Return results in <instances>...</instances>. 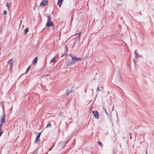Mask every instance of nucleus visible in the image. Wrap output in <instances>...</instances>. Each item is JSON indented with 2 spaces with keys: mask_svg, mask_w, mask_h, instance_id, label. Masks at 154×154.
<instances>
[{
  "mask_svg": "<svg viewBox=\"0 0 154 154\" xmlns=\"http://www.w3.org/2000/svg\"><path fill=\"white\" fill-rule=\"evenodd\" d=\"M75 63V61L70 62L67 60L66 62L65 67L66 68L70 67L72 65L74 64Z\"/></svg>",
  "mask_w": 154,
  "mask_h": 154,
  "instance_id": "obj_1",
  "label": "nucleus"
},
{
  "mask_svg": "<svg viewBox=\"0 0 154 154\" xmlns=\"http://www.w3.org/2000/svg\"><path fill=\"white\" fill-rule=\"evenodd\" d=\"M69 56H70L72 58V60L75 61H80L81 60V57L77 58L73 54H70Z\"/></svg>",
  "mask_w": 154,
  "mask_h": 154,
  "instance_id": "obj_2",
  "label": "nucleus"
},
{
  "mask_svg": "<svg viewBox=\"0 0 154 154\" xmlns=\"http://www.w3.org/2000/svg\"><path fill=\"white\" fill-rule=\"evenodd\" d=\"M92 113L94 116L96 118L98 119L99 118V115L98 112L97 111H93Z\"/></svg>",
  "mask_w": 154,
  "mask_h": 154,
  "instance_id": "obj_3",
  "label": "nucleus"
},
{
  "mask_svg": "<svg viewBox=\"0 0 154 154\" xmlns=\"http://www.w3.org/2000/svg\"><path fill=\"white\" fill-rule=\"evenodd\" d=\"M54 26V25L53 21L47 22L46 25V27H47V28L49 27H53Z\"/></svg>",
  "mask_w": 154,
  "mask_h": 154,
  "instance_id": "obj_4",
  "label": "nucleus"
},
{
  "mask_svg": "<svg viewBox=\"0 0 154 154\" xmlns=\"http://www.w3.org/2000/svg\"><path fill=\"white\" fill-rule=\"evenodd\" d=\"M41 133V132L39 133L36 137V140L35 141V142L36 143H38L40 142V136Z\"/></svg>",
  "mask_w": 154,
  "mask_h": 154,
  "instance_id": "obj_5",
  "label": "nucleus"
},
{
  "mask_svg": "<svg viewBox=\"0 0 154 154\" xmlns=\"http://www.w3.org/2000/svg\"><path fill=\"white\" fill-rule=\"evenodd\" d=\"M5 113H3V115L0 118V122H2V123H5Z\"/></svg>",
  "mask_w": 154,
  "mask_h": 154,
  "instance_id": "obj_6",
  "label": "nucleus"
},
{
  "mask_svg": "<svg viewBox=\"0 0 154 154\" xmlns=\"http://www.w3.org/2000/svg\"><path fill=\"white\" fill-rule=\"evenodd\" d=\"M48 0H44L40 4V5H45L47 4Z\"/></svg>",
  "mask_w": 154,
  "mask_h": 154,
  "instance_id": "obj_7",
  "label": "nucleus"
},
{
  "mask_svg": "<svg viewBox=\"0 0 154 154\" xmlns=\"http://www.w3.org/2000/svg\"><path fill=\"white\" fill-rule=\"evenodd\" d=\"M63 0H58L57 3V5H59V7H60L61 5H62Z\"/></svg>",
  "mask_w": 154,
  "mask_h": 154,
  "instance_id": "obj_8",
  "label": "nucleus"
},
{
  "mask_svg": "<svg viewBox=\"0 0 154 154\" xmlns=\"http://www.w3.org/2000/svg\"><path fill=\"white\" fill-rule=\"evenodd\" d=\"M65 52L66 53V54H62V53L61 54V56L62 57L64 55H67V53L68 51V48L67 46H66L65 47Z\"/></svg>",
  "mask_w": 154,
  "mask_h": 154,
  "instance_id": "obj_9",
  "label": "nucleus"
},
{
  "mask_svg": "<svg viewBox=\"0 0 154 154\" xmlns=\"http://www.w3.org/2000/svg\"><path fill=\"white\" fill-rule=\"evenodd\" d=\"M37 59H38L37 57H36L34 58L32 61V64H35L36 63L37 61Z\"/></svg>",
  "mask_w": 154,
  "mask_h": 154,
  "instance_id": "obj_10",
  "label": "nucleus"
},
{
  "mask_svg": "<svg viewBox=\"0 0 154 154\" xmlns=\"http://www.w3.org/2000/svg\"><path fill=\"white\" fill-rule=\"evenodd\" d=\"M34 94L35 95V97L33 99H34L35 98V100H36L37 99H38L39 98V95L36 94Z\"/></svg>",
  "mask_w": 154,
  "mask_h": 154,
  "instance_id": "obj_11",
  "label": "nucleus"
},
{
  "mask_svg": "<svg viewBox=\"0 0 154 154\" xmlns=\"http://www.w3.org/2000/svg\"><path fill=\"white\" fill-rule=\"evenodd\" d=\"M48 21L47 22H52L51 21V17L50 15L47 16Z\"/></svg>",
  "mask_w": 154,
  "mask_h": 154,
  "instance_id": "obj_12",
  "label": "nucleus"
},
{
  "mask_svg": "<svg viewBox=\"0 0 154 154\" xmlns=\"http://www.w3.org/2000/svg\"><path fill=\"white\" fill-rule=\"evenodd\" d=\"M72 90H71L70 91L69 90H66L65 93V94L67 95L69 94L72 92Z\"/></svg>",
  "mask_w": 154,
  "mask_h": 154,
  "instance_id": "obj_13",
  "label": "nucleus"
},
{
  "mask_svg": "<svg viewBox=\"0 0 154 154\" xmlns=\"http://www.w3.org/2000/svg\"><path fill=\"white\" fill-rule=\"evenodd\" d=\"M11 4L7 2L6 4V6L8 8V10H9L10 9Z\"/></svg>",
  "mask_w": 154,
  "mask_h": 154,
  "instance_id": "obj_14",
  "label": "nucleus"
},
{
  "mask_svg": "<svg viewBox=\"0 0 154 154\" xmlns=\"http://www.w3.org/2000/svg\"><path fill=\"white\" fill-rule=\"evenodd\" d=\"M29 30V28L28 27H26V28L24 30V34H26L28 32Z\"/></svg>",
  "mask_w": 154,
  "mask_h": 154,
  "instance_id": "obj_15",
  "label": "nucleus"
},
{
  "mask_svg": "<svg viewBox=\"0 0 154 154\" xmlns=\"http://www.w3.org/2000/svg\"><path fill=\"white\" fill-rule=\"evenodd\" d=\"M10 66H9V69L10 70H11L12 69V66H13V63H12V62H10Z\"/></svg>",
  "mask_w": 154,
  "mask_h": 154,
  "instance_id": "obj_16",
  "label": "nucleus"
},
{
  "mask_svg": "<svg viewBox=\"0 0 154 154\" xmlns=\"http://www.w3.org/2000/svg\"><path fill=\"white\" fill-rule=\"evenodd\" d=\"M135 57L136 58L137 57H140V58H142V55L141 54H138L136 56H135Z\"/></svg>",
  "mask_w": 154,
  "mask_h": 154,
  "instance_id": "obj_17",
  "label": "nucleus"
},
{
  "mask_svg": "<svg viewBox=\"0 0 154 154\" xmlns=\"http://www.w3.org/2000/svg\"><path fill=\"white\" fill-rule=\"evenodd\" d=\"M56 61V59H55V57H54L50 61V62L51 63V62H55Z\"/></svg>",
  "mask_w": 154,
  "mask_h": 154,
  "instance_id": "obj_18",
  "label": "nucleus"
},
{
  "mask_svg": "<svg viewBox=\"0 0 154 154\" xmlns=\"http://www.w3.org/2000/svg\"><path fill=\"white\" fill-rule=\"evenodd\" d=\"M51 127V124L50 122H49L48 123V124L46 126V127Z\"/></svg>",
  "mask_w": 154,
  "mask_h": 154,
  "instance_id": "obj_19",
  "label": "nucleus"
},
{
  "mask_svg": "<svg viewBox=\"0 0 154 154\" xmlns=\"http://www.w3.org/2000/svg\"><path fill=\"white\" fill-rule=\"evenodd\" d=\"M97 143L98 144H99L101 147L103 146V144L102 143H101L100 141H97Z\"/></svg>",
  "mask_w": 154,
  "mask_h": 154,
  "instance_id": "obj_20",
  "label": "nucleus"
},
{
  "mask_svg": "<svg viewBox=\"0 0 154 154\" xmlns=\"http://www.w3.org/2000/svg\"><path fill=\"white\" fill-rule=\"evenodd\" d=\"M134 54L135 55V56H136L137 55L138 53H137V50H135L134 52Z\"/></svg>",
  "mask_w": 154,
  "mask_h": 154,
  "instance_id": "obj_21",
  "label": "nucleus"
},
{
  "mask_svg": "<svg viewBox=\"0 0 154 154\" xmlns=\"http://www.w3.org/2000/svg\"><path fill=\"white\" fill-rule=\"evenodd\" d=\"M3 132V130H2V129H0V137L2 135Z\"/></svg>",
  "mask_w": 154,
  "mask_h": 154,
  "instance_id": "obj_22",
  "label": "nucleus"
},
{
  "mask_svg": "<svg viewBox=\"0 0 154 154\" xmlns=\"http://www.w3.org/2000/svg\"><path fill=\"white\" fill-rule=\"evenodd\" d=\"M2 109H3V113H5V107H4V105L3 104H2Z\"/></svg>",
  "mask_w": 154,
  "mask_h": 154,
  "instance_id": "obj_23",
  "label": "nucleus"
},
{
  "mask_svg": "<svg viewBox=\"0 0 154 154\" xmlns=\"http://www.w3.org/2000/svg\"><path fill=\"white\" fill-rule=\"evenodd\" d=\"M30 66L27 69L26 71V73H27L28 72L30 69Z\"/></svg>",
  "mask_w": 154,
  "mask_h": 154,
  "instance_id": "obj_24",
  "label": "nucleus"
},
{
  "mask_svg": "<svg viewBox=\"0 0 154 154\" xmlns=\"http://www.w3.org/2000/svg\"><path fill=\"white\" fill-rule=\"evenodd\" d=\"M0 129H2V125L4 124L5 123H2V122H0Z\"/></svg>",
  "mask_w": 154,
  "mask_h": 154,
  "instance_id": "obj_25",
  "label": "nucleus"
},
{
  "mask_svg": "<svg viewBox=\"0 0 154 154\" xmlns=\"http://www.w3.org/2000/svg\"><path fill=\"white\" fill-rule=\"evenodd\" d=\"M7 12L6 11H3V14L5 15L6 14Z\"/></svg>",
  "mask_w": 154,
  "mask_h": 154,
  "instance_id": "obj_26",
  "label": "nucleus"
},
{
  "mask_svg": "<svg viewBox=\"0 0 154 154\" xmlns=\"http://www.w3.org/2000/svg\"><path fill=\"white\" fill-rule=\"evenodd\" d=\"M33 154H38V151H37L36 150H35V152H34Z\"/></svg>",
  "mask_w": 154,
  "mask_h": 154,
  "instance_id": "obj_27",
  "label": "nucleus"
},
{
  "mask_svg": "<svg viewBox=\"0 0 154 154\" xmlns=\"http://www.w3.org/2000/svg\"><path fill=\"white\" fill-rule=\"evenodd\" d=\"M99 90L100 91L101 89L97 87L96 89L97 92Z\"/></svg>",
  "mask_w": 154,
  "mask_h": 154,
  "instance_id": "obj_28",
  "label": "nucleus"
},
{
  "mask_svg": "<svg viewBox=\"0 0 154 154\" xmlns=\"http://www.w3.org/2000/svg\"><path fill=\"white\" fill-rule=\"evenodd\" d=\"M104 109V111L105 112V113L107 115H108V112H107L106 111V109Z\"/></svg>",
  "mask_w": 154,
  "mask_h": 154,
  "instance_id": "obj_29",
  "label": "nucleus"
},
{
  "mask_svg": "<svg viewBox=\"0 0 154 154\" xmlns=\"http://www.w3.org/2000/svg\"><path fill=\"white\" fill-rule=\"evenodd\" d=\"M81 33L82 32H79V34H78V36H79V37H80V36H81Z\"/></svg>",
  "mask_w": 154,
  "mask_h": 154,
  "instance_id": "obj_30",
  "label": "nucleus"
},
{
  "mask_svg": "<svg viewBox=\"0 0 154 154\" xmlns=\"http://www.w3.org/2000/svg\"><path fill=\"white\" fill-rule=\"evenodd\" d=\"M70 139H69L67 141H66L65 142V145L66 144L69 142V140Z\"/></svg>",
  "mask_w": 154,
  "mask_h": 154,
  "instance_id": "obj_31",
  "label": "nucleus"
},
{
  "mask_svg": "<svg viewBox=\"0 0 154 154\" xmlns=\"http://www.w3.org/2000/svg\"><path fill=\"white\" fill-rule=\"evenodd\" d=\"M12 58H11V59H10L8 61V63H10V62H11V61H12Z\"/></svg>",
  "mask_w": 154,
  "mask_h": 154,
  "instance_id": "obj_32",
  "label": "nucleus"
},
{
  "mask_svg": "<svg viewBox=\"0 0 154 154\" xmlns=\"http://www.w3.org/2000/svg\"><path fill=\"white\" fill-rule=\"evenodd\" d=\"M3 103H4V102H1V104H2H2H3Z\"/></svg>",
  "mask_w": 154,
  "mask_h": 154,
  "instance_id": "obj_33",
  "label": "nucleus"
},
{
  "mask_svg": "<svg viewBox=\"0 0 154 154\" xmlns=\"http://www.w3.org/2000/svg\"><path fill=\"white\" fill-rule=\"evenodd\" d=\"M52 149V148L51 147L49 149V151H50V150H51Z\"/></svg>",
  "mask_w": 154,
  "mask_h": 154,
  "instance_id": "obj_34",
  "label": "nucleus"
},
{
  "mask_svg": "<svg viewBox=\"0 0 154 154\" xmlns=\"http://www.w3.org/2000/svg\"><path fill=\"white\" fill-rule=\"evenodd\" d=\"M129 135H130V136H131V135H132V133H129Z\"/></svg>",
  "mask_w": 154,
  "mask_h": 154,
  "instance_id": "obj_35",
  "label": "nucleus"
},
{
  "mask_svg": "<svg viewBox=\"0 0 154 154\" xmlns=\"http://www.w3.org/2000/svg\"><path fill=\"white\" fill-rule=\"evenodd\" d=\"M114 108V105H113L112 106V110L113 111V109Z\"/></svg>",
  "mask_w": 154,
  "mask_h": 154,
  "instance_id": "obj_36",
  "label": "nucleus"
},
{
  "mask_svg": "<svg viewBox=\"0 0 154 154\" xmlns=\"http://www.w3.org/2000/svg\"><path fill=\"white\" fill-rule=\"evenodd\" d=\"M130 139L131 140V139H132V136H130Z\"/></svg>",
  "mask_w": 154,
  "mask_h": 154,
  "instance_id": "obj_37",
  "label": "nucleus"
},
{
  "mask_svg": "<svg viewBox=\"0 0 154 154\" xmlns=\"http://www.w3.org/2000/svg\"><path fill=\"white\" fill-rule=\"evenodd\" d=\"M22 20H21L20 21V25H21V23H22Z\"/></svg>",
  "mask_w": 154,
  "mask_h": 154,
  "instance_id": "obj_38",
  "label": "nucleus"
},
{
  "mask_svg": "<svg viewBox=\"0 0 154 154\" xmlns=\"http://www.w3.org/2000/svg\"><path fill=\"white\" fill-rule=\"evenodd\" d=\"M146 154H147V150H146Z\"/></svg>",
  "mask_w": 154,
  "mask_h": 154,
  "instance_id": "obj_39",
  "label": "nucleus"
},
{
  "mask_svg": "<svg viewBox=\"0 0 154 154\" xmlns=\"http://www.w3.org/2000/svg\"><path fill=\"white\" fill-rule=\"evenodd\" d=\"M65 146H64L62 148V149H63V148H64L65 147Z\"/></svg>",
  "mask_w": 154,
  "mask_h": 154,
  "instance_id": "obj_40",
  "label": "nucleus"
},
{
  "mask_svg": "<svg viewBox=\"0 0 154 154\" xmlns=\"http://www.w3.org/2000/svg\"><path fill=\"white\" fill-rule=\"evenodd\" d=\"M54 145H53V146H52V147H54Z\"/></svg>",
  "mask_w": 154,
  "mask_h": 154,
  "instance_id": "obj_41",
  "label": "nucleus"
},
{
  "mask_svg": "<svg viewBox=\"0 0 154 154\" xmlns=\"http://www.w3.org/2000/svg\"><path fill=\"white\" fill-rule=\"evenodd\" d=\"M7 152H8V151H7Z\"/></svg>",
  "mask_w": 154,
  "mask_h": 154,
  "instance_id": "obj_42",
  "label": "nucleus"
},
{
  "mask_svg": "<svg viewBox=\"0 0 154 154\" xmlns=\"http://www.w3.org/2000/svg\"><path fill=\"white\" fill-rule=\"evenodd\" d=\"M92 92H93V89H92Z\"/></svg>",
  "mask_w": 154,
  "mask_h": 154,
  "instance_id": "obj_43",
  "label": "nucleus"
},
{
  "mask_svg": "<svg viewBox=\"0 0 154 154\" xmlns=\"http://www.w3.org/2000/svg\"><path fill=\"white\" fill-rule=\"evenodd\" d=\"M46 75L47 76H46L47 77L48 76V75Z\"/></svg>",
  "mask_w": 154,
  "mask_h": 154,
  "instance_id": "obj_44",
  "label": "nucleus"
}]
</instances>
